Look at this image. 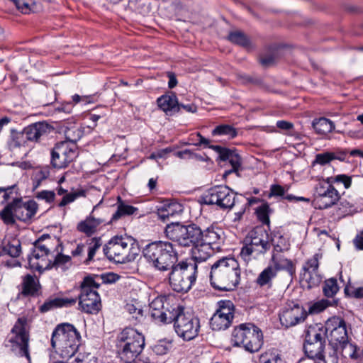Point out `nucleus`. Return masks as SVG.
I'll return each instance as SVG.
<instances>
[{"instance_id": "nucleus-1", "label": "nucleus", "mask_w": 363, "mask_h": 363, "mask_svg": "<svg viewBox=\"0 0 363 363\" xmlns=\"http://www.w3.org/2000/svg\"><path fill=\"white\" fill-rule=\"evenodd\" d=\"M145 260L155 269L170 270L169 282L172 289L179 293L189 291L196 279L197 264L186 261L178 262V252L169 241H155L143 250Z\"/></svg>"}, {"instance_id": "nucleus-2", "label": "nucleus", "mask_w": 363, "mask_h": 363, "mask_svg": "<svg viewBox=\"0 0 363 363\" xmlns=\"http://www.w3.org/2000/svg\"><path fill=\"white\" fill-rule=\"evenodd\" d=\"M240 281V268L233 257H224L212 264L210 272L211 286L219 291L234 290Z\"/></svg>"}, {"instance_id": "nucleus-3", "label": "nucleus", "mask_w": 363, "mask_h": 363, "mask_svg": "<svg viewBox=\"0 0 363 363\" xmlns=\"http://www.w3.org/2000/svg\"><path fill=\"white\" fill-rule=\"evenodd\" d=\"M81 336L74 326L61 323L56 326L51 337V346L62 359H69L77 352Z\"/></svg>"}, {"instance_id": "nucleus-4", "label": "nucleus", "mask_w": 363, "mask_h": 363, "mask_svg": "<svg viewBox=\"0 0 363 363\" xmlns=\"http://www.w3.org/2000/svg\"><path fill=\"white\" fill-rule=\"evenodd\" d=\"M107 258L116 263L133 262L139 255L137 241L131 236L116 235L103 247Z\"/></svg>"}, {"instance_id": "nucleus-5", "label": "nucleus", "mask_w": 363, "mask_h": 363, "mask_svg": "<svg viewBox=\"0 0 363 363\" xmlns=\"http://www.w3.org/2000/svg\"><path fill=\"white\" fill-rule=\"evenodd\" d=\"M117 341V353L122 362L134 363L141 357H146L141 354L145 345V338L133 328H125L118 335Z\"/></svg>"}, {"instance_id": "nucleus-6", "label": "nucleus", "mask_w": 363, "mask_h": 363, "mask_svg": "<svg viewBox=\"0 0 363 363\" xmlns=\"http://www.w3.org/2000/svg\"><path fill=\"white\" fill-rule=\"evenodd\" d=\"M323 330H325V337L328 338L335 351L343 352L349 349L348 355L351 358H357V347L349 341L346 322L342 318L333 316L328 318Z\"/></svg>"}, {"instance_id": "nucleus-7", "label": "nucleus", "mask_w": 363, "mask_h": 363, "mask_svg": "<svg viewBox=\"0 0 363 363\" xmlns=\"http://www.w3.org/2000/svg\"><path fill=\"white\" fill-rule=\"evenodd\" d=\"M231 341L234 346L243 347L246 351L255 352L263 344V335L254 324L242 323L233 329Z\"/></svg>"}, {"instance_id": "nucleus-8", "label": "nucleus", "mask_w": 363, "mask_h": 363, "mask_svg": "<svg viewBox=\"0 0 363 363\" xmlns=\"http://www.w3.org/2000/svg\"><path fill=\"white\" fill-rule=\"evenodd\" d=\"M166 237L184 247H192L200 241L201 228L196 223L184 225L171 222L164 229Z\"/></svg>"}, {"instance_id": "nucleus-9", "label": "nucleus", "mask_w": 363, "mask_h": 363, "mask_svg": "<svg viewBox=\"0 0 363 363\" xmlns=\"http://www.w3.org/2000/svg\"><path fill=\"white\" fill-rule=\"evenodd\" d=\"M38 209L37 203L33 200L23 202L21 199H13L0 212V218L6 225L15 223V218L27 223L30 222Z\"/></svg>"}, {"instance_id": "nucleus-10", "label": "nucleus", "mask_w": 363, "mask_h": 363, "mask_svg": "<svg viewBox=\"0 0 363 363\" xmlns=\"http://www.w3.org/2000/svg\"><path fill=\"white\" fill-rule=\"evenodd\" d=\"M325 331L322 325L311 326L306 333L303 351L308 359L313 363H324L325 346Z\"/></svg>"}, {"instance_id": "nucleus-11", "label": "nucleus", "mask_w": 363, "mask_h": 363, "mask_svg": "<svg viewBox=\"0 0 363 363\" xmlns=\"http://www.w3.org/2000/svg\"><path fill=\"white\" fill-rule=\"evenodd\" d=\"M184 307L179 305L176 313L170 320L174 323V328L179 337L184 340L189 341L194 339L199 334L200 320L197 317L184 312Z\"/></svg>"}, {"instance_id": "nucleus-12", "label": "nucleus", "mask_w": 363, "mask_h": 363, "mask_svg": "<svg viewBox=\"0 0 363 363\" xmlns=\"http://www.w3.org/2000/svg\"><path fill=\"white\" fill-rule=\"evenodd\" d=\"M27 320L25 318H20L16 322L11 329V336L6 343V346L12 352L18 357H25L30 363L29 353V335L26 330Z\"/></svg>"}, {"instance_id": "nucleus-13", "label": "nucleus", "mask_w": 363, "mask_h": 363, "mask_svg": "<svg viewBox=\"0 0 363 363\" xmlns=\"http://www.w3.org/2000/svg\"><path fill=\"white\" fill-rule=\"evenodd\" d=\"M203 201L206 205H216L222 210H230L234 206L236 198L228 186L219 185L209 189L203 196Z\"/></svg>"}, {"instance_id": "nucleus-14", "label": "nucleus", "mask_w": 363, "mask_h": 363, "mask_svg": "<svg viewBox=\"0 0 363 363\" xmlns=\"http://www.w3.org/2000/svg\"><path fill=\"white\" fill-rule=\"evenodd\" d=\"M216 310L210 320L213 330L228 329L235 318V306L230 300H220L216 303Z\"/></svg>"}, {"instance_id": "nucleus-15", "label": "nucleus", "mask_w": 363, "mask_h": 363, "mask_svg": "<svg viewBox=\"0 0 363 363\" xmlns=\"http://www.w3.org/2000/svg\"><path fill=\"white\" fill-rule=\"evenodd\" d=\"M77 157V147L73 142L63 141L55 145L51 152V164L55 168H64Z\"/></svg>"}, {"instance_id": "nucleus-16", "label": "nucleus", "mask_w": 363, "mask_h": 363, "mask_svg": "<svg viewBox=\"0 0 363 363\" xmlns=\"http://www.w3.org/2000/svg\"><path fill=\"white\" fill-rule=\"evenodd\" d=\"M149 306L150 314L153 320L157 323L169 324L179 305L170 304L165 297L157 296L151 301Z\"/></svg>"}, {"instance_id": "nucleus-17", "label": "nucleus", "mask_w": 363, "mask_h": 363, "mask_svg": "<svg viewBox=\"0 0 363 363\" xmlns=\"http://www.w3.org/2000/svg\"><path fill=\"white\" fill-rule=\"evenodd\" d=\"M308 312L301 305L293 302L287 303L279 313L282 326L289 328L305 321Z\"/></svg>"}, {"instance_id": "nucleus-18", "label": "nucleus", "mask_w": 363, "mask_h": 363, "mask_svg": "<svg viewBox=\"0 0 363 363\" xmlns=\"http://www.w3.org/2000/svg\"><path fill=\"white\" fill-rule=\"evenodd\" d=\"M321 257L320 254L315 253L302 266L300 277L302 281L307 284L308 289L318 286L322 281V277L319 273V260Z\"/></svg>"}, {"instance_id": "nucleus-19", "label": "nucleus", "mask_w": 363, "mask_h": 363, "mask_svg": "<svg viewBox=\"0 0 363 363\" xmlns=\"http://www.w3.org/2000/svg\"><path fill=\"white\" fill-rule=\"evenodd\" d=\"M328 184L327 186L320 185L317 188L315 202L316 208L319 209L328 208L340 199L338 191L330 183Z\"/></svg>"}, {"instance_id": "nucleus-20", "label": "nucleus", "mask_w": 363, "mask_h": 363, "mask_svg": "<svg viewBox=\"0 0 363 363\" xmlns=\"http://www.w3.org/2000/svg\"><path fill=\"white\" fill-rule=\"evenodd\" d=\"M209 148L215 150L218 154V157L222 161H228L232 169L226 170L223 177H225L233 172H237L241 165V158L235 150H232L219 145H209Z\"/></svg>"}, {"instance_id": "nucleus-21", "label": "nucleus", "mask_w": 363, "mask_h": 363, "mask_svg": "<svg viewBox=\"0 0 363 363\" xmlns=\"http://www.w3.org/2000/svg\"><path fill=\"white\" fill-rule=\"evenodd\" d=\"M52 130L53 128L48 123L38 122L26 127L23 131V136L27 140L37 142L41 137L48 135Z\"/></svg>"}, {"instance_id": "nucleus-22", "label": "nucleus", "mask_w": 363, "mask_h": 363, "mask_svg": "<svg viewBox=\"0 0 363 363\" xmlns=\"http://www.w3.org/2000/svg\"><path fill=\"white\" fill-rule=\"evenodd\" d=\"M80 293L78 295L79 310L91 313V275H87L79 286Z\"/></svg>"}, {"instance_id": "nucleus-23", "label": "nucleus", "mask_w": 363, "mask_h": 363, "mask_svg": "<svg viewBox=\"0 0 363 363\" xmlns=\"http://www.w3.org/2000/svg\"><path fill=\"white\" fill-rule=\"evenodd\" d=\"M273 263L272 267L276 269L277 273L279 271H285L290 277L291 281L296 277V264L291 260L279 253L273 252L271 258Z\"/></svg>"}, {"instance_id": "nucleus-24", "label": "nucleus", "mask_w": 363, "mask_h": 363, "mask_svg": "<svg viewBox=\"0 0 363 363\" xmlns=\"http://www.w3.org/2000/svg\"><path fill=\"white\" fill-rule=\"evenodd\" d=\"M223 234L221 228L212 225L204 230L201 229L199 242H203L211 247L219 246L223 241Z\"/></svg>"}, {"instance_id": "nucleus-25", "label": "nucleus", "mask_w": 363, "mask_h": 363, "mask_svg": "<svg viewBox=\"0 0 363 363\" xmlns=\"http://www.w3.org/2000/svg\"><path fill=\"white\" fill-rule=\"evenodd\" d=\"M219 246L211 247L203 242H199L192 246L191 256L194 262H202L207 260L213 253L215 249H219Z\"/></svg>"}, {"instance_id": "nucleus-26", "label": "nucleus", "mask_w": 363, "mask_h": 363, "mask_svg": "<svg viewBox=\"0 0 363 363\" xmlns=\"http://www.w3.org/2000/svg\"><path fill=\"white\" fill-rule=\"evenodd\" d=\"M245 242H250L252 245L263 246L265 251H268L271 247L269 242V236L267 231L262 228H257L251 230L245 239Z\"/></svg>"}, {"instance_id": "nucleus-27", "label": "nucleus", "mask_w": 363, "mask_h": 363, "mask_svg": "<svg viewBox=\"0 0 363 363\" xmlns=\"http://www.w3.org/2000/svg\"><path fill=\"white\" fill-rule=\"evenodd\" d=\"M265 251L262 247L256 245H252L250 242H245L241 248L240 257L247 264L253 259H257L260 255H264Z\"/></svg>"}, {"instance_id": "nucleus-28", "label": "nucleus", "mask_w": 363, "mask_h": 363, "mask_svg": "<svg viewBox=\"0 0 363 363\" xmlns=\"http://www.w3.org/2000/svg\"><path fill=\"white\" fill-rule=\"evenodd\" d=\"M184 211L183 206L177 202H170L164 204L157 209V216L163 222H167L170 218L181 214Z\"/></svg>"}, {"instance_id": "nucleus-29", "label": "nucleus", "mask_w": 363, "mask_h": 363, "mask_svg": "<svg viewBox=\"0 0 363 363\" xmlns=\"http://www.w3.org/2000/svg\"><path fill=\"white\" fill-rule=\"evenodd\" d=\"M21 294L23 296H35L38 294L40 289V284L35 276L26 274L23 277Z\"/></svg>"}, {"instance_id": "nucleus-30", "label": "nucleus", "mask_w": 363, "mask_h": 363, "mask_svg": "<svg viewBox=\"0 0 363 363\" xmlns=\"http://www.w3.org/2000/svg\"><path fill=\"white\" fill-rule=\"evenodd\" d=\"M76 303L75 298H54L48 299L44 302L43 305L40 306L39 311L41 313H46L52 309L60 308V307H67L69 306H72Z\"/></svg>"}, {"instance_id": "nucleus-31", "label": "nucleus", "mask_w": 363, "mask_h": 363, "mask_svg": "<svg viewBox=\"0 0 363 363\" xmlns=\"http://www.w3.org/2000/svg\"><path fill=\"white\" fill-rule=\"evenodd\" d=\"M277 273L272 265L264 268L258 275L255 283L261 288L270 289L273 284V280L276 278Z\"/></svg>"}, {"instance_id": "nucleus-32", "label": "nucleus", "mask_w": 363, "mask_h": 363, "mask_svg": "<svg viewBox=\"0 0 363 363\" xmlns=\"http://www.w3.org/2000/svg\"><path fill=\"white\" fill-rule=\"evenodd\" d=\"M157 104L160 108L166 113L172 111H179V104L174 93L161 96L157 99Z\"/></svg>"}, {"instance_id": "nucleus-33", "label": "nucleus", "mask_w": 363, "mask_h": 363, "mask_svg": "<svg viewBox=\"0 0 363 363\" xmlns=\"http://www.w3.org/2000/svg\"><path fill=\"white\" fill-rule=\"evenodd\" d=\"M271 244L274 247L273 252L277 254L288 251L290 248L289 238L279 231H274L272 233Z\"/></svg>"}, {"instance_id": "nucleus-34", "label": "nucleus", "mask_w": 363, "mask_h": 363, "mask_svg": "<svg viewBox=\"0 0 363 363\" xmlns=\"http://www.w3.org/2000/svg\"><path fill=\"white\" fill-rule=\"evenodd\" d=\"M105 284L102 274H92V311L99 312L101 308V297L99 294L94 290V289H99V287Z\"/></svg>"}, {"instance_id": "nucleus-35", "label": "nucleus", "mask_w": 363, "mask_h": 363, "mask_svg": "<svg viewBox=\"0 0 363 363\" xmlns=\"http://www.w3.org/2000/svg\"><path fill=\"white\" fill-rule=\"evenodd\" d=\"M138 208L128 205L120 196L117 198V211L113 214L111 220H116L121 217L131 216L138 213Z\"/></svg>"}, {"instance_id": "nucleus-36", "label": "nucleus", "mask_w": 363, "mask_h": 363, "mask_svg": "<svg viewBox=\"0 0 363 363\" xmlns=\"http://www.w3.org/2000/svg\"><path fill=\"white\" fill-rule=\"evenodd\" d=\"M312 126L315 133L320 135H326L335 129L333 121L326 118H320L313 121Z\"/></svg>"}, {"instance_id": "nucleus-37", "label": "nucleus", "mask_w": 363, "mask_h": 363, "mask_svg": "<svg viewBox=\"0 0 363 363\" xmlns=\"http://www.w3.org/2000/svg\"><path fill=\"white\" fill-rule=\"evenodd\" d=\"M71 265V257L68 255H64L60 252H57L52 261L49 260V263L45 267L46 269L60 268L63 271L67 269Z\"/></svg>"}, {"instance_id": "nucleus-38", "label": "nucleus", "mask_w": 363, "mask_h": 363, "mask_svg": "<svg viewBox=\"0 0 363 363\" xmlns=\"http://www.w3.org/2000/svg\"><path fill=\"white\" fill-rule=\"evenodd\" d=\"M213 136H226L230 139L235 138L238 135L237 130L231 125L221 124L216 126L211 132Z\"/></svg>"}, {"instance_id": "nucleus-39", "label": "nucleus", "mask_w": 363, "mask_h": 363, "mask_svg": "<svg viewBox=\"0 0 363 363\" xmlns=\"http://www.w3.org/2000/svg\"><path fill=\"white\" fill-rule=\"evenodd\" d=\"M337 300L321 299L311 304L308 308V314H318L323 311L328 306H335L337 304Z\"/></svg>"}, {"instance_id": "nucleus-40", "label": "nucleus", "mask_w": 363, "mask_h": 363, "mask_svg": "<svg viewBox=\"0 0 363 363\" xmlns=\"http://www.w3.org/2000/svg\"><path fill=\"white\" fill-rule=\"evenodd\" d=\"M1 255H8L12 257H17L21 252V243L18 240L13 242H8L1 248Z\"/></svg>"}, {"instance_id": "nucleus-41", "label": "nucleus", "mask_w": 363, "mask_h": 363, "mask_svg": "<svg viewBox=\"0 0 363 363\" xmlns=\"http://www.w3.org/2000/svg\"><path fill=\"white\" fill-rule=\"evenodd\" d=\"M228 39L231 43L242 47H248L250 44L247 36L244 33L239 30L230 32L228 35Z\"/></svg>"}, {"instance_id": "nucleus-42", "label": "nucleus", "mask_w": 363, "mask_h": 363, "mask_svg": "<svg viewBox=\"0 0 363 363\" xmlns=\"http://www.w3.org/2000/svg\"><path fill=\"white\" fill-rule=\"evenodd\" d=\"M272 209L267 202L264 201L261 206L257 208L255 213L258 220L263 224L269 225V213Z\"/></svg>"}, {"instance_id": "nucleus-43", "label": "nucleus", "mask_w": 363, "mask_h": 363, "mask_svg": "<svg viewBox=\"0 0 363 363\" xmlns=\"http://www.w3.org/2000/svg\"><path fill=\"white\" fill-rule=\"evenodd\" d=\"M339 291V286L335 278H330L325 280L323 291L324 295L328 298H333Z\"/></svg>"}, {"instance_id": "nucleus-44", "label": "nucleus", "mask_w": 363, "mask_h": 363, "mask_svg": "<svg viewBox=\"0 0 363 363\" xmlns=\"http://www.w3.org/2000/svg\"><path fill=\"white\" fill-rule=\"evenodd\" d=\"M277 58V52L273 49L269 51V52L262 55L259 58L260 64L264 67H269L275 63Z\"/></svg>"}, {"instance_id": "nucleus-45", "label": "nucleus", "mask_w": 363, "mask_h": 363, "mask_svg": "<svg viewBox=\"0 0 363 363\" xmlns=\"http://www.w3.org/2000/svg\"><path fill=\"white\" fill-rule=\"evenodd\" d=\"M87 191L77 190L74 192L66 194L64 195L62 201L59 203V206L63 207L69 203L73 202L79 196H85Z\"/></svg>"}, {"instance_id": "nucleus-46", "label": "nucleus", "mask_w": 363, "mask_h": 363, "mask_svg": "<svg viewBox=\"0 0 363 363\" xmlns=\"http://www.w3.org/2000/svg\"><path fill=\"white\" fill-rule=\"evenodd\" d=\"M16 189V184L5 187H0V204H4L10 199H14L13 194Z\"/></svg>"}, {"instance_id": "nucleus-47", "label": "nucleus", "mask_w": 363, "mask_h": 363, "mask_svg": "<svg viewBox=\"0 0 363 363\" xmlns=\"http://www.w3.org/2000/svg\"><path fill=\"white\" fill-rule=\"evenodd\" d=\"M45 255H41V252H38V250L33 248L31 251L30 255L28 256V264L31 269L41 270L43 269L42 265H40L38 262H35L34 260H38L40 257H44Z\"/></svg>"}, {"instance_id": "nucleus-48", "label": "nucleus", "mask_w": 363, "mask_h": 363, "mask_svg": "<svg viewBox=\"0 0 363 363\" xmlns=\"http://www.w3.org/2000/svg\"><path fill=\"white\" fill-rule=\"evenodd\" d=\"M328 183H342L345 189H349L352 184V177L347 174H338L327 179Z\"/></svg>"}, {"instance_id": "nucleus-49", "label": "nucleus", "mask_w": 363, "mask_h": 363, "mask_svg": "<svg viewBox=\"0 0 363 363\" xmlns=\"http://www.w3.org/2000/svg\"><path fill=\"white\" fill-rule=\"evenodd\" d=\"M125 309L129 314L132 315V318L135 320L140 321L143 316V311L134 304L128 303L125 306Z\"/></svg>"}, {"instance_id": "nucleus-50", "label": "nucleus", "mask_w": 363, "mask_h": 363, "mask_svg": "<svg viewBox=\"0 0 363 363\" xmlns=\"http://www.w3.org/2000/svg\"><path fill=\"white\" fill-rule=\"evenodd\" d=\"M333 160V152H327L316 155L314 162L325 165Z\"/></svg>"}, {"instance_id": "nucleus-51", "label": "nucleus", "mask_w": 363, "mask_h": 363, "mask_svg": "<svg viewBox=\"0 0 363 363\" xmlns=\"http://www.w3.org/2000/svg\"><path fill=\"white\" fill-rule=\"evenodd\" d=\"M79 232L85 233L88 237L91 235V216H87L84 220L81 221L77 227Z\"/></svg>"}, {"instance_id": "nucleus-52", "label": "nucleus", "mask_w": 363, "mask_h": 363, "mask_svg": "<svg viewBox=\"0 0 363 363\" xmlns=\"http://www.w3.org/2000/svg\"><path fill=\"white\" fill-rule=\"evenodd\" d=\"M85 249L87 252V259H86V263L87 264L91 260V245L78 244L77 248L72 251V255L73 256L80 255Z\"/></svg>"}, {"instance_id": "nucleus-53", "label": "nucleus", "mask_w": 363, "mask_h": 363, "mask_svg": "<svg viewBox=\"0 0 363 363\" xmlns=\"http://www.w3.org/2000/svg\"><path fill=\"white\" fill-rule=\"evenodd\" d=\"M238 79L240 80L242 84H252L256 85L262 84V79L259 78H254L251 76L245 74H238Z\"/></svg>"}, {"instance_id": "nucleus-54", "label": "nucleus", "mask_w": 363, "mask_h": 363, "mask_svg": "<svg viewBox=\"0 0 363 363\" xmlns=\"http://www.w3.org/2000/svg\"><path fill=\"white\" fill-rule=\"evenodd\" d=\"M55 194L52 191L43 190L36 194L35 197L38 199L45 200L48 203H50L54 201Z\"/></svg>"}, {"instance_id": "nucleus-55", "label": "nucleus", "mask_w": 363, "mask_h": 363, "mask_svg": "<svg viewBox=\"0 0 363 363\" xmlns=\"http://www.w3.org/2000/svg\"><path fill=\"white\" fill-rule=\"evenodd\" d=\"M171 342H168V345L167 342L164 340H160L157 344H156L154 347V352L159 355H162L166 354L170 347Z\"/></svg>"}, {"instance_id": "nucleus-56", "label": "nucleus", "mask_w": 363, "mask_h": 363, "mask_svg": "<svg viewBox=\"0 0 363 363\" xmlns=\"http://www.w3.org/2000/svg\"><path fill=\"white\" fill-rule=\"evenodd\" d=\"M344 291L347 296H351L353 298H363V286L358 287L356 289L346 286L345 288Z\"/></svg>"}, {"instance_id": "nucleus-57", "label": "nucleus", "mask_w": 363, "mask_h": 363, "mask_svg": "<svg viewBox=\"0 0 363 363\" xmlns=\"http://www.w3.org/2000/svg\"><path fill=\"white\" fill-rule=\"evenodd\" d=\"M273 196H285V189L283 186L279 184H272L270 186V191L268 195L269 198Z\"/></svg>"}, {"instance_id": "nucleus-58", "label": "nucleus", "mask_w": 363, "mask_h": 363, "mask_svg": "<svg viewBox=\"0 0 363 363\" xmlns=\"http://www.w3.org/2000/svg\"><path fill=\"white\" fill-rule=\"evenodd\" d=\"M259 363H284L279 356L275 354H262L259 358Z\"/></svg>"}, {"instance_id": "nucleus-59", "label": "nucleus", "mask_w": 363, "mask_h": 363, "mask_svg": "<svg viewBox=\"0 0 363 363\" xmlns=\"http://www.w3.org/2000/svg\"><path fill=\"white\" fill-rule=\"evenodd\" d=\"M277 127L281 130H289L291 135L295 136L297 139H301L298 134L295 135L294 133H292L294 128V124L292 123L286 121H278L277 122Z\"/></svg>"}, {"instance_id": "nucleus-60", "label": "nucleus", "mask_w": 363, "mask_h": 363, "mask_svg": "<svg viewBox=\"0 0 363 363\" xmlns=\"http://www.w3.org/2000/svg\"><path fill=\"white\" fill-rule=\"evenodd\" d=\"M43 238L38 239L34 242L33 248L41 252V255L48 256L50 253V249L47 244H42Z\"/></svg>"}, {"instance_id": "nucleus-61", "label": "nucleus", "mask_w": 363, "mask_h": 363, "mask_svg": "<svg viewBox=\"0 0 363 363\" xmlns=\"http://www.w3.org/2000/svg\"><path fill=\"white\" fill-rule=\"evenodd\" d=\"M353 205L346 200H342L339 204V210L342 215H346L350 213L352 211L351 208Z\"/></svg>"}, {"instance_id": "nucleus-62", "label": "nucleus", "mask_w": 363, "mask_h": 363, "mask_svg": "<svg viewBox=\"0 0 363 363\" xmlns=\"http://www.w3.org/2000/svg\"><path fill=\"white\" fill-rule=\"evenodd\" d=\"M102 275L105 284H113L116 282L120 278L119 275L113 272L102 273Z\"/></svg>"}, {"instance_id": "nucleus-63", "label": "nucleus", "mask_w": 363, "mask_h": 363, "mask_svg": "<svg viewBox=\"0 0 363 363\" xmlns=\"http://www.w3.org/2000/svg\"><path fill=\"white\" fill-rule=\"evenodd\" d=\"M175 155L180 159H194L197 158V155L191 152L190 150L186 149L177 152Z\"/></svg>"}, {"instance_id": "nucleus-64", "label": "nucleus", "mask_w": 363, "mask_h": 363, "mask_svg": "<svg viewBox=\"0 0 363 363\" xmlns=\"http://www.w3.org/2000/svg\"><path fill=\"white\" fill-rule=\"evenodd\" d=\"M72 102L74 104H77L79 103H82L84 104H89L91 103V99L89 96H79L78 94H74L72 96Z\"/></svg>"}]
</instances>
